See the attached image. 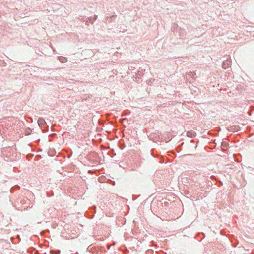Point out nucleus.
<instances>
[{"label":"nucleus","mask_w":254,"mask_h":254,"mask_svg":"<svg viewBox=\"0 0 254 254\" xmlns=\"http://www.w3.org/2000/svg\"><path fill=\"white\" fill-rule=\"evenodd\" d=\"M187 135L190 137H193L196 135V133L193 131H189L187 132Z\"/></svg>","instance_id":"1"}]
</instances>
